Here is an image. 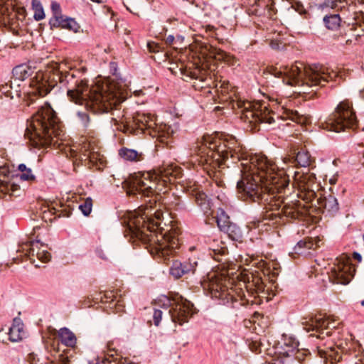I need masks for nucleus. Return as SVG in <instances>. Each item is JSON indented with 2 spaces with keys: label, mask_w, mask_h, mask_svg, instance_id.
<instances>
[{
  "label": "nucleus",
  "mask_w": 364,
  "mask_h": 364,
  "mask_svg": "<svg viewBox=\"0 0 364 364\" xmlns=\"http://www.w3.org/2000/svg\"><path fill=\"white\" fill-rule=\"evenodd\" d=\"M164 314V311L161 309H154V314H153V319L154 325L158 326L161 321L162 316Z\"/></svg>",
  "instance_id": "ea45409f"
},
{
  "label": "nucleus",
  "mask_w": 364,
  "mask_h": 364,
  "mask_svg": "<svg viewBox=\"0 0 364 364\" xmlns=\"http://www.w3.org/2000/svg\"><path fill=\"white\" fill-rule=\"evenodd\" d=\"M72 93L77 97V102L85 103V108L93 113L111 112V120L117 129L127 134L130 116H127L124 109L121 110L120 104L124 100V97L119 91L115 90L114 85H106L92 92H89L87 89L85 92L82 90L69 92L70 95H73Z\"/></svg>",
  "instance_id": "7ed1b4c3"
},
{
  "label": "nucleus",
  "mask_w": 364,
  "mask_h": 364,
  "mask_svg": "<svg viewBox=\"0 0 364 364\" xmlns=\"http://www.w3.org/2000/svg\"><path fill=\"white\" fill-rule=\"evenodd\" d=\"M294 184L297 186V196L306 203H312L317 196L314 190L316 186V178L314 173L295 171Z\"/></svg>",
  "instance_id": "9b49d317"
},
{
  "label": "nucleus",
  "mask_w": 364,
  "mask_h": 364,
  "mask_svg": "<svg viewBox=\"0 0 364 364\" xmlns=\"http://www.w3.org/2000/svg\"><path fill=\"white\" fill-rule=\"evenodd\" d=\"M266 73L289 85H306L310 87H323L326 82L335 80L338 76L336 71L322 65H314L306 67L301 62H296L291 66L277 68L269 66Z\"/></svg>",
  "instance_id": "20e7f679"
},
{
  "label": "nucleus",
  "mask_w": 364,
  "mask_h": 364,
  "mask_svg": "<svg viewBox=\"0 0 364 364\" xmlns=\"http://www.w3.org/2000/svg\"><path fill=\"white\" fill-rule=\"evenodd\" d=\"M220 230L227 233L228 237L232 240H240L242 237L240 228L232 223H229Z\"/></svg>",
  "instance_id": "c756f323"
},
{
  "label": "nucleus",
  "mask_w": 364,
  "mask_h": 364,
  "mask_svg": "<svg viewBox=\"0 0 364 364\" xmlns=\"http://www.w3.org/2000/svg\"><path fill=\"white\" fill-rule=\"evenodd\" d=\"M208 288L212 297L227 300V302L231 301L233 302L237 300L236 296L232 294V290L229 291L219 279L211 280L208 284Z\"/></svg>",
  "instance_id": "dca6fc26"
},
{
  "label": "nucleus",
  "mask_w": 364,
  "mask_h": 364,
  "mask_svg": "<svg viewBox=\"0 0 364 364\" xmlns=\"http://www.w3.org/2000/svg\"><path fill=\"white\" fill-rule=\"evenodd\" d=\"M23 324L19 318H14L9 331V338L11 342L21 341L23 335Z\"/></svg>",
  "instance_id": "bb28decb"
},
{
  "label": "nucleus",
  "mask_w": 364,
  "mask_h": 364,
  "mask_svg": "<svg viewBox=\"0 0 364 364\" xmlns=\"http://www.w3.org/2000/svg\"><path fill=\"white\" fill-rule=\"evenodd\" d=\"M216 222L220 230L231 223L229 216L222 208H219L217 211Z\"/></svg>",
  "instance_id": "72a5a7b5"
},
{
  "label": "nucleus",
  "mask_w": 364,
  "mask_h": 364,
  "mask_svg": "<svg viewBox=\"0 0 364 364\" xmlns=\"http://www.w3.org/2000/svg\"><path fill=\"white\" fill-rule=\"evenodd\" d=\"M150 205H141L129 216L128 228L132 237H135L144 243L153 247L156 253L166 259L173 255L179 247L178 239L175 233L170 232H156L160 223L158 222L162 213L153 207L151 200ZM154 204L156 205L154 200Z\"/></svg>",
  "instance_id": "f03ea898"
},
{
  "label": "nucleus",
  "mask_w": 364,
  "mask_h": 364,
  "mask_svg": "<svg viewBox=\"0 0 364 364\" xmlns=\"http://www.w3.org/2000/svg\"><path fill=\"white\" fill-rule=\"evenodd\" d=\"M155 123L154 117L150 114L137 112L130 116V123L127 128V134H139L144 133L145 129L154 128Z\"/></svg>",
  "instance_id": "4468645a"
},
{
  "label": "nucleus",
  "mask_w": 364,
  "mask_h": 364,
  "mask_svg": "<svg viewBox=\"0 0 364 364\" xmlns=\"http://www.w3.org/2000/svg\"><path fill=\"white\" fill-rule=\"evenodd\" d=\"M170 205L172 206V208H175L176 210L181 209L183 208L182 200L181 198L178 196H175L173 198V200L171 202Z\"/></svg>",
  "instance_id": "37998d69"
},
{
  "label": "nucleus",
  "mask_w": 364,
  "mask_h": 364,
  "mask_svg": "<svg viewBox=\"0 0 364 364\" xmlns=\"http://www.w3.org/2000/svg\"><path fill=\"white\" fill-rule=\"evenodd\" d=\"M51 11L53 13V16H56L60 14H62L60 6L56 1H53L51 3Z\"/></svg>",
  "instance_id": "c03bdc74"
},
{
  "label": "nucleus",
  "mask_w": 364,
  "mask_h": 364,
  "mask_svg": "<svg viewBox=\"0 0 364 364\" xmlns=\"http://www.w3.org/2000/svg\"><path fill=\"white\" fill-rule=\"evenodd\" d=\"M320 240L316 238H305L299 241L295 245L294 250L296 254L301 255L305 253L306 250L316 249L319 247Z\"/></svg>",
  "instance_id": "393cba45"
},
{
  "label": "nucleus",
  "mask_w": 364,
  "mask_h": 364,
  "mask_svg": "<svg viewBox=\"0 0 364 364\" xmlns=\"http://www.w3.org/2000/svg\"><path fill=\"white\" fill-rule=\"evenodd\" d=\"M215 259L218 260V261L220 260L219 258H216V257L215 258Z\"/></svg>",
  "instance_id": "680f3d73"
},
{
  "label": "nucleus",
  "mask_w": 364,
  "mask_h": 364,
  "mask_svg": "<svg viewBox=\"0 0 364 364\" xmlns=\"http://www.w3.org/2000/svg\"><path fill=\"white\" fill-rule=\"evenodd\" d=\"M362 97H364V89L360 91Z\"/></svg>",
  "instance_id": "6e6d98bb"
},
{
  "label": "nucleus",
  "mask_w": 364,
  "mask_h": 364,
  "mask_svg": "<svg viewBox=\"0 0 364 364\" xmlns=\"http://www.w3.org/2000/svg\"><path fill=\"white\" fill-rule=\"evenodd\" d=\"M32 9L34 11L33 18L36 21H41L45 18L43 6L39 0H32Z\"/></svg>",
  "instance_id": "f704fd0d"
},
{
  "label": "nucleus",
  "mask_w": 364,
  "mask_h": 364,
  "mask_svg": "<svg viewBox=\"0 0 364 364\" xmlns=\"http://www.w3.org/2000/svg\"><path fill=\"white\" fill-rule=\"evenodd\" d=\"M28 169H30V168H27V166L24 164H21L18 166V170L21 173L25 172Z\"/></svg>",
  "instance_id": "8fccbe9b"
},
{
  "label": "nucleus",
  "mask_w": 364,
  "mask_h": 364,
  "mask_svg": "<svg viewBox=\"0 0 364 364\" xmlns=\"http://www.w3.org/2000/svg\"><path fill=\"white\" fill-rule=\"evenodd\" d=\"M245 291L242 289H236L235 294L240 299L249 301V299L247 298V295L255 296V294L263 292L264 291V285L259 278H255L251 282H248L245 284Z\"/></svg>",
  "instance_id": "6ab92c4d"
},
{
  "label": "nucleus",
  "mask_w": 364,
  "mask_h": 364,
  "mask_svg": "<svg viewBox=\"0 0 364 364\" xmlns=\"http://www.w3.org/2000/svg\"><path fill=\"white\" fill-rule=\"evenodd\" d=\"M22 13H23L22 11ZM23 16V14L18 12ZM18 12L15 11L11 4H5L0 6V26H14L17 23L18 18Z\"/></svg>",
  "instance_id": "aec40b11"
},
{
  "label": "nucleus",
  "mask_w": 364,
  "mask_h": 364,
  "mask_svg": "<svg viewBox=\"0 0 364 364\" xmlns=\"http://www.w3.org/2000/svg\"><path fill=\"white\" fill-rule=\"evenodd\" d=\"M34 73V68L27 64H21L16 66L12 71L16 80H24Z\"/></svg>",
  "instance_id": "c85d7f7f"
},
{
  "label": "nucleus",
  "mask_w": 364,
  "mask_h": 364,
  "mask_svg": "<svg viewBox=\"0 0 364 364\" xmlns=\"http://www.w3.org/2000/svg\"><path fill=\"white\" fill-rule=\"evenodd\" d=\"M341 17L338 14H331L323 18V23L329 30H337L341 25Z\"/></svg>",
  "instance_id": "2f4dec72"
},
{
  "label": "nucleus",
  "mask_w": 364,
  "mask_h": 364,
  "mask_svg": "<svg viewBox=\"0 0 364 364\" xmlns=\"http://www.w3.org/2000/svg\"><path fill=\"white\" fill-rule=\"evenodd\" d=\"M92 200L90 198H86L84 202L79 205V208L84 215L87 216L92 211Z\"/></svg>",
  "instance_id": "4c0bfd02"
},
{
  "label": "nucleus",
  "mask_w": 364,
  "mask_h": 364,
  "mask_svg": "<svg viewBox=\"0 0 364 364\" xmlns=\"http://www.w3.org/2000/svg\"><path fill=\"white\" fill-rule=\"evenodd\" d=\"M119 155L124 160L130 161L140 160V158L141 157V154L138 153V151L134 149L126 147L121 148L119 150Z\"/></svg>",
  "instance_id": "7c9ffc66"
},
{
  "label": "nucleus",
  "mask_w": 364,
  "mask_h": 364,
  "mask_svg": "<svg viewBox=\"0 0 364 364\" xmlns=\"http://www.w3.org/2000/svg\"><path fill=\"white\" fill-rule=\"evenodd\" d=\"M49 25L51 29L64 28L77 32L80 28V25L73 18L60 14L56 16H52L49 20Z\"/></svg>",
  "instance_id": "a211bd4d"
},
{
  "label": "nucleus",
  "mask_w": 364,
  "mask_h": 364,
  "mask_svg": "<svg viewBox=\"0 0 364 364\" xmlns=\"http://www.w3.org/2000/svg\"><path fill=\"white\" fill-rule=\"evenodd\" d=\"M162 309L167 313L172 322L179 325L187 322L194 314L193 304L181 296L176 298L173 304L167 297H164Z\"/></svg>",
  "instance_id": "9d476101"
},
{
  "label": "nucleus",
  "mask_w": 364,
  "mask_h": 364,
  "mask_svg": "<svg viewBox=\"0 0 364 364\" xmlns=\"http://www.w3.org/2000/svg\"><path fill=\"white\" fill-rule=\"evenodd\" d=\"M169 130H170V127H168V128H167L166 134H159L158 135V138L159 139V140H160L161 141L164 142V140H165L166 138H168L171 134H172V133H173V131H172V130H171V132H169Z\"/></svg>",
  "instance_id": "49530a36"
},
{
  "label": "nucleus",
  "mask_w": 364,
  "mask_h": 364,
  "mask_svg": "<svg viewBox=\"0 0 364 364\" xmlns=\"http://www.w3.org/2000/svg\"><path fill=\"white\" fill-rule=\"evenodd\" d=\"M355 271L351 265L340 262L331 269L329 278L334 283L347 284L353 277Z\"/></svg>",
  "instance_id": "2eb2a0df"
},
{
  "label": "nucleus",
  "mask_w": 364,
  "mask_h": 364,
  "mask_svg": "<svg viewBox=\"0 0 364 364\" xmlns=\"http://www.w3.org/2000/svg\"><path fill=\"white\" fill-rule=\"evenodd\" d=\"M39 245L43 246L40 240H36L35 241H31L28 244H26V247H28L27 251L30 255H36L38 259L43 262H47L50 260L51 255L47 250H41Z\"/></svg>",
  "instance_id": "5701e85b"
},
{
  "label": "nucleus",
  "mask_w": 364,
  "mask_h": 364,
  "mask_svg": "<svg viewBox=\"0 0 364 364\" xmlns=\"http://www.w3.org/2000/svg\"><path fill=\"white\" fill-rule=\"evenodd\" d=\"M63 364H67L66 363H63Z\"/></svg>",
  "instance_id": "0e129e2a"
},
{
  "label": "nucleus",
  "mask_w": 364,
  "mask_h": 364,
  "mask_svg": "<svg viewBox=\"0 0 364 364\" xmlns=\"http://www.w3.org/2000/svg\"><path fill=\"white\" fill-rule=\"evenodd\" d=\"M363 158H364V155H363Z\"/></svg>",
  "instance_id": "69168bd1"
},
{
  "label": "nucleus",
  "mask_w": 364,
  "mask_h": 364,
  "mask_svg": "<svg viewBox=\"0 0 364 364\" xmlns=\"http://www.w3.org/2000/svg\"><path fill=\"white\" fill-rule=\"evenodd\" d=\"M183 79L185 81H193V87L196 90L210 87L214 83L208 71L200 67L181 69Z\"/></svg>",
  "instance_id": "f8f14e48"
},
{
  "label": "nucleus",
  "mask_w": 364,
  "mask_h": 364,
  "mask_svg": "<svg viewBox=\"0 0 364 364\" xmlns=\"http://www.w3.org/2000/svg\"><path fill=\"white\" fill-rule=\"evenodd\" d=\"M198 262L195 259H189L188 261L181 262L180 261H173L171 268L170 274L176 279H179L185 274L192 273L196 271Z\"/></svg>",
  "instance_id": "f3484780"
},
{
  "label": "nucleus",
  "mask_w": 364,
  "mask_h": 364,
  "mask_svg": "<svg viewBox=\"0 0 364 364\" xmlns=\"http://www.w3.org/2000/svg\"><path fill=\"white\" fill-rule=\"evenodd\" d=\"M292 7L296 11H297L301 15H304L306 14V10L304 8V5L300 1H295L292 4Z\"/></svg>",
  "instance_id": "a19ab883"
},
{
  "label": "nucleus",
  "mask_w": 364,
  "mask_h": 364,
  "mask_svg": "<svg viewBox=\"0 0 364 364\" xmlns=\"http://www.w3.org/2000/svg\"><path fill=\"white\" fill-rule=\"evenodd\" d=\"M213 252H215V254H217V252H216L217 250H213ZM218 252L219 254H224L225 250H218Z\"/></svg>",
  "instance_id": "5fc2aeb1"
},
{
  "label": "nucleus",
  "mask_w": 364,
  "mask_h": 364,
  "mask_svg": "<svg viewBox=\"0 0 364 364\" xmlns=\"http://www.w3.org/2000/svg\"><path fill=\"white\" fill-rule=\"evenodd\" d=\"M147 47L150 52L157 53L159 52L161 46L154 42H149L147 43Z\"/></svg>",
  "instance_id": "a18cd8bd"
},
{
  "label": "nucleus",
  "mask_w": 364,
  "mask_h": 364,
  "mask_svg": "<svg viewBox=\"0 0 364 364\" xmlns=\"http://www.w3.org/2000/svg\"><path fill=\"white\" fill-rule=\"evenodd\" d=\"M77 117L85 131H89L90 127V118L86 112H77Z\"/></svg>",
  "instance_id": "c9c22d12"
},
{
  "label": "nucleus",
  "mask_w": 364,
  "mask_h": 364,
  "mask_svg": "<svg viewBox=\"0 0 364 364\" xmlns=\"http://www.w3.org/2000/svg\"><path fill=\"white\" fill-rule=\"evenodd\" d=\"M195 201L203 213L209 215L211 214V204L206 194L202 191L195 193Z\"/></svg>",
  "instance_id": "cd10ccee"
},
{
  "label": "nucleus",
  "mask_w": 364,
  "mask_h": 364,
  "mask_svg": "<svg viewBox=\"0 0 364 364\" xmlns=\"http://www.w3.org/2000/svg\"><path fill=\"white\" fill-rule=\"evenodd\" d=\"M61 64L53 62L44 73L37 74L36 80L31 84V90L28 91V100L33 102L38 97H44L57 85L63 83L64 72Z\"/></svg>",
  "instance_id": "6e6552de"
},
{
  "label": "nucleus",
  "mask_w": 364,
  "mask_h": 364,
  "mask_svg": "<svg viewBox=\"0 0 364 364\" xmlns=\"http://www.w3.org/2000/svg\"><path fill=\"white\" fill-rule=\"evenodd\" d=\"M196 161L209 173L220 167L230 158L232 163L241 162V179L237 183L238 197L249 202H257L266 211L262 220L251 221L249 228H258L265 220L273 224L284 218L296 219L303 214L299 202L285 203L284 195L289 191L287 171L290 164L297 163L301 167L311 165L314 159L307 151L297 152L294 158L284 157L280 168L264 155H254L248 159L247 154L235 138L220 141H212L210 136L196 148Z\"/></svg>",
  "instance_id": "f257e3e1"
},
{
  "label": "nucleus",
  "mask_w": 364,
  "mask_h": 364,
  "mask_svg": "<svg viewBox=\"0 0 364 364\" xmlns=\"http://www.w3.org/2000/svg\"><path fill=\"white\" fill-rule=\"evenodd\" d=\"M292 356L294 357L298 360L301 361L304 359V354L303 353L300 352L299 350V349H297Z\"/></svg>",
  "instance_id": "de8ad7c7"
},
{
  "label": "nucleus",
  "mask_w": 364,
  "mask_h": 364,
  "mask_svg": "<svg viewBox=\"0 0 364 364\" xmlns=\"http://www.w3.org/2000/svg\"><path fill=\"white\" fill-rule=\"evenodd\" d=\"M360 304L363 306H364V300L361 301Z\"/></svg>",
  "instance_id": "bf43d9fd"
},
{
  "label": "nucleus",
  "mask_w": 364,
  "mask_h": 364,
  "mask_svg": "<svg viewBox=\"0 0 364 364\" xmlns=\"http://www.w3.org/2000/svg\"><path fill=\"white\" fill-rule=\"evenodd\" d=\"M330 183H331V184H333V183H335L336 182H335V180H334V179H330Z\"/></svg>",
  "instance_id": "13d9d810"
},
{
  "label": "nucleus",
  "mask_w": 364,
  "mask_h": 364,
  "mask_svg": "<svg viewBox=\"0 0 364 364\" xmlns=\"http://www.w3.org/2000/svg\"><path fill=\"white\" fill-rule=\"evenodd\" d=\"M302 325L306 332H315L310 336H316L318 338L322 339L325 336H330L331 335L330 329L336 328L333 322H330L328 318L321 317V315L311 317L309 320L305 319Z\"/></svg>",
  "instance_id": "ddd939ff"
},
{
  "label": "nucleus",
  "mask_w": 364,
  "mask_h": 364,
  "mask_svg": "<svg viewBox=\"0 0 364 364\" xmlns=\"http://www.w3.org/2000/svg\"><path fill=\"white\" fill-rule=\"evenodd\" d=\"M353 257L359 262L362 260L361 255L356 252H353Z\"/></svg>",
  "instance_id": "603ef678"
},
{
  "label": "nucleus",
  "mask_w": 364,
  "mask_h": 364,
  "mask_svg": "<svg viewBox=\"0 0 364 364\" xmlns=\"http://www.w3.org/2000/svg\"><path fill=\"white\" fill-rule=\"evenodd\" d=\"M174 36L173 35H169L166 39V43L168 44V45H171L173 41H174Z\"/></svg>",
  "instance_id": "3c124183"
},
{
  "label": "nucleus",
  "mask_w": 364,
  "mask_h": 364,
  "mask_svg": "<svg viewBox=\"0 0 364 364\" xmlns=\"http://www.w3.org/2000/svg\"><path fill=\"white\" fill-rule=\"evenodd\" d=\"M102 258L105 259H107V258L106 257H104V256H101Z\"/></svg>",
  "instance_id": "052dcab7"
},
{
  "label": "nucleus",
  "mask_w": 364,
  "mask_h": 364,
  "mask_svg": "<svg viewBox=\"0 0 364 364\" xmlns=\"http://www.w3.org/2000/svg\"><path fill=\"white\" fill-rule=\"evenodd\" d=\"M316 202L318 208L324 209L331 213H335L339 209L337 199L331 194L323 198L320 197L316 200Z\"/></svg>",
  "instance_id": "b1692460"
},
{
  "label": "nucleus",
  "mask_w": 364,
  "mask_h": 364,
  "mask_svg": "<svg viewBox=\"0 0 364 364\" xmlns=\"http://www.w3.org/2000/svg\"><path fill=\"white\" fill-rule=\"evenodd\" d=\"M89 364H92V363L91 362H89ZM95 364H98V363H95Z\"/></svg>",
  "instance_id": "e2e57ef3"
},
{
  "label": "nucleus",
  "mask_w": 364,
  "mask_h": 364,
  "mask_svg": "<svg viewBox=\"0 0 364 364\" xmlns=\"http://www.w3.org/2000/svg\"><path fill=\"white\" fill-rule=\"evenodd\" d=\"M58 335L59 339L64 346L70 348L75 347L77 338L74 333H73L69 328L66 327L60 328Z\"/></svg>",
  "instance_id": "a878e982"
},
{
  "label": "nucleus",
  "mask_w": 364,
  "mask_h": 364,
  "mask_svg": "<svg viewBox=\"0 0 364 364\" xmlns=\"http://www.w3.org/2000/svg\"><path fill=\"white\" fill-rule=\"evenodd\" d=\"M232 107L235 111L238 110L241 119L249 124L247 128L254 132L259 129L258 126L261 123L274 124L276 121L275 117L283 120L290 119L301 124L307 123L309 119V115L289 107H282L280 113L275 114L266 105L253 104L241 99L232 100Z\"/></svg>",
  "instance_id": "39448f33"
},
{
  "label": "nucleus",
  "mask_w": 364,
  "mask_h": 364,
  "mask_svg": "<svg viewBox=\"0 0 364 364\" xmlns=\"http://www.w3.org/2000/svg\"><path fill=\"white\" fill-rule=\"evenodd\" d=\"M75 75L73 73H70L69 71H65L64 72V78L63 79V83L64 84H66V83H70V82H74L75 84V87L73 90H68V95L70 97L71 100L73 101L75 104H79V105H85V103H79V102H77V97L72 96L73 95H70L69 94V92L70 91H74V92H76L78 90H82L83 91L85 92V90H88V92H92L95 90H99L101 87H92V88H90L88 87V85L84 82L82 80L80 81V82H74V80H75Z\"/></svg>",
  "instance_id": "4be33fe9"
},
{
  "label": "nucleus",
  "mask_w": 364,
  "mask_h": 364,
  "mask_svg": "<svg viewBox=\"0 0 364 364\" xmlns=\"http://www.w3.org/2000/svg\"><path fill=\"white\" fill-rule=\"evenodd\" d=\"M321 356L326 359L331 358V364H336L341 359V355L334 348H330L328 350H319Z\"/></svg>",
  "instance_id": "473e14b6"
},
{
  "label": "nucleus",
  "mask_w": 364,
  "mask_h": 364,
  "mask_svg": "<svg viewBox=\"0 0 364 364\" xmlns=\"http://www.w3.org/2000/svg\"><path fill=\"white\" fill-rule=\"evenodd\" d=\"M325 4L328 6H331L332 8H334L336 6V2L339 1L341 2V0H325Z\"/></svg>",
  "instance_id": "09e8293b"
},
{
  "label": "nucleus",
  "mask_w": 364,
  "mask_h": 364,
  "mask_svg": "<svg viewBox=\"0 0 364 364\" xmlns=\"http://www.w3.org/2000/svg\"><path fill=\"white\" fill-rule=\"evenodd\" d=\"M60 120L48 103H45L28 121L25 136L34 147H46L51 144L53 137L61 132Z\"/></svg>",
  "instance_id": "0eeeda50"
},
{
  "label": "nucleus",
  "mask_w": 364,
  "mask_h": 364,
  "mask_svg": "<svg viewBox=\"0 0 364 364\" xmlns=\"http://www.w3.org/2000/svg\"><path fill=\"white\" fill-rule=\"evenodd\" d=\"M210 57L218 60H223L225 59L227 54L223 50L215 47L210 46L209 49Z\"/></svg>",
  "instance_id": "e433bc0d"
},
{
  "label": "nucleus",
  "mask_w": 364,
  "mask_h": 364,
  "mask_svg": "<svg viewBox=\"0 0 364 364\" xmlns=\"http://www.w3.org/2000/svg\"><path fill=\"white\" fill-rule=\"evenodd\" d=\"M180 167L173 164L164 165L154 172L139 173L129 183V195H141L149 197L154 193H165L168 186L182 177Z\"/></svg>",
  "instance_id": "423d86ee"
},
{
  "label": "nucleus",
  "mask_w": 364,
  "mask_h": 364,
  "mask_svg": "<svg viewBox=\"0 0 364 364\" xmlns=\"http://www.w3.org/2000/svg\"><path fill=\"white\" fill-rule=\"evenodd\" d=\"M299 342L293 336L283 335L282 342L277 347L278 353L284 357H291L298 349Z\"/></svg>",
  "instance_id": "412c9836"
},
{
  "label": "nucleus",
  "mask_w": 364,
  "mask_h": 364,
  "mask_svg": "<svg viewBox=\"0 0 364 364\" xmlns=\"http://www.w3.org/2000/svg\"><path fill=\"white\" fill-rule=\"evenodd\" d=\"M270 46L273 48V49H279V44L276 42H274V41H272L271 43H270Z\"/></svg>",
  "instance_id": "864d4df0"
},
{
  "label": "nucleus",
  "mask_w": 364,
  "mask_h": 364,
  "mask_svg": "<svg viewBox=\"0 0 364 364\" xmlns=\"http://www.w3.org/2000/svg\"><path fill=\"white\" fill-rule=\"evenodd\" d=\"M144 0H123L124 6L128 10L132 11L129 6H136L143 3Z\"/></svg>",
  "instance_id": "79ce46f5"
},
{
  "label": "nucleus",
  "mask_w": 364,
  "mask_h": 364,
  "mask_svg": "<svg viewBox=\"0 0 364 364\" xmlns=\"http://www.w3.org/2000/svg\"><path fill=\"white\" fill-rule=\"evenodd\" d=\"M357 125V118L351 104L344 100L341 102L335 111L322 124V127L328 131L340 132L346 129H353Z\"/></svg>",
  "instance_id": "1a4fd4ad"
},
{
  "label": "nucleus",
  "mask_w": 364,
  "mask_h": 364,
  "mask_svg": "<svg viewBox=\"0 0 364 364\" xmlns=\"http://www.w3.org/2000/svg\"><path fill=\"white\" fill-rule=\"evenodd\" d=\"M40 230V227H38V226H36V227H35V228H33V231H34L35 232H36V230Z\"/></svg>",
  "instance_id": "4d7b16f0"
},
{
  "label": "nucleus",
  "mask_w": 364,
  "mask_h": 364,
  "mask_svg": "<svg viewBox=\"0 0 364 364\" xmlns=\"http://www.w3.org/2000/svg\"><path fill=\"white\" fill-rule=\"evenodd\" d=\"M20 178L22 181H33L36 179V176L33 173L32 170L30 168L25 172L21 173L20 175Z\"/></svg>",
  "instance_id": "58836bf2"
}]
</instances>
